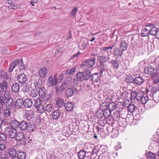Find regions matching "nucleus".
I'll use <instances>...</instances> for the list:
<instances>
[{
    "label": "nucleus",
    "mask_w": 159,
    "mask_h": 159,
    "mask_svg": "<svg viewBox=\"0 0 159 159\" xmlns=\"http://www.w3.org/2000/svg\"><path fill=\"white\" fill-rule=\"evenodd\" d=\"M114 53L116 56L117 57H121L123 54L122 50H120L118 48H116L114 49Z\"/></svg>",
    "instance_id": "nucleus-33"
},
{
    "label": "nucleus",
    "mask_w": 159,
    "mask_h": 159,
    "mask_svg": "<svg viewBox=\"0 0 159 159\" xmlns=\"http://www.w3.org/2000/svg\"><path fill=\"white\" fill-rule=\"evenodd\" d=\"M0 77L4 79L5 80H8L9 79V76L7 74L1 70H0Z\"/></svg>",
    "instance_id": "nucleus-42"
},
{
    "label": "nucleus",
    "mask_w": 159,
    "mask_h": 159,
    "mask_svg": "<svg viewBox=\"0 0 159 159\" xmlns=\"http://www.w3.org/2000/svg\"><path fill=\"white\" fill-rule=\"evenodd\" d=\"M25 115L27 119L29 120H31L32 119L33 116L30 114L27 113L25 114Z\"/></svg>",
    "instance_id": "nucleus-61"
},
{
    "label": "nucleus",
    "mask_w": 159,
    "mask_h": 159,
    "mask_svg": "<svg viewBox=\"0 0 159 159\" xmlns=\"http://www.w3.org/2000/svg\"><path fill=\"white\" fill-rule=\"evenodd\" d=\"M20 86L18 84L15 83L13 84L11 86V89L13 92L16 93L19 90Z\"/></svg>",
    "instance_id": "nucleus-31"
},
{
    "label": "nucleus",
    "mask_w": 159,
    "mask_h": 159,
    "mask_svg": "<svg viewBox=\"0 0 159 159\" xmlns=\"http://www.w3.org/2000/svg\"><path fill=\"white\" fill-rule=\"evenodd\" d=\"M101 74L98 73H96L91 75L92 80L94 82H97L100 80Z\"/></svg>",
    "instance_id": "nucleus-21"
},
{
    "label": "nucleus",
    "mask_w": 159,
    "mask_h": 159,
    "mask_svg": "<svg viewBox=\"0 0 159 159\" xmlns=\"http://www.w3.org/2000/svg\"><path fill=\"white\" fill-rule=\"evenodd\" d=\"M129 95V94L127 91H125L122 93V96L123 98H127Z\"/></svg>",
    "instance_id": "nucleus-58"
},
{
    "label": "nucleus",
    "mask_w": 159,
    "mask_h": 159,
    "mask_svg": "<svg viewBox=\"0 0 159 159\" xmlns=\"http://www.w3.org/2000/svg\"><path fill=\"white\" fill-rule=\"evenodd\" d=\"M45 110V108L43 106H41V107H39L37 109V112L39 113L42 114L43 113Z\"/></svg>",
    "instance_id": "nucleus-57"
},
{
    "label": "nucleus",
    "mask_w": 159,
    "mask_h": 159,
    "mask_svg": "<svg viewBox=\"0 0 159 159\" xmlns=\"http://www.w3.org/2000/svg\"><path fill=\"white\" fill-rule=\"evenodd\" d=\"M129 102L128 100H125L124 102V104L125 107H128V110L131 113L133 112L135 109V106L133 104H129V105H126L125 103H126V102Z\"/></svg>",
    "instance_id": "nucleus-25"
},
{
    "label": "nucleus",
    "mask_w": 159,
    "mask_h": 159,
    "mask_svg": "<svg viewBox=\"0 0 159 159\" xmlns=\"http://www.w3.org/2000/svg\"><path fill=\"white\" fill-rule=\"evenodd\" d=\"M38 93L39 91L37 89H33L31 92L30 96L33 98H35L37 96Z\"/></svg>",
    "instance_id": "nucleus-47"
},
{
    "label": "nucleus",
    "mask_w": 159,
    "mask_h": 159,
    "mask_svg": "<svg viewBox=\"0 0 159 159\" xmlns=\"http://www.w3.org/2000/svg\"><path fill=\"white\" fill-rule=\"evenodd\" d=\"M17 61H14L10 65V67L9 69V71L10 72H12L13 69L16 66V63Z\"/></svg>",
    "instance_id": "nucleus-46"
},
{
    "label": "nucleus",
    "mask_w": 159,
    "mask_h": 159,
    "mask_svg": "<svg viewBox=\"0 0 159 159\" xmlns=\"http://www.w3.org/2000/svg\"><path fill=\"white\" fill-rule=\"evenodd\" d=\"M48 73V70L45 67H43L40 68L39 71V76L42 78L45 77Z\"/></svg>",
    "instance_id": "nucleus-14"
},
{
    "label": "nucleus",
    "mask_w": 159,
    "mask_h": 159,
    "mask_svg": "<svg viewBox=\"0 0 159 159\" xmlns=\"http://www.w3.org/2000/svg\"><path fill=\"white\" fill-rule=\"evenodd\" d=\"M141 93H137L136 91H134L132 92L131 93V100H134L135 99H136L137 101H138V98L139 96H141Z\"/></svg>",
    "instance_id": "nucleus-23"
},
{
    "label": "nucleus",
    "mask_w": 159,
    "mask_h": 159,
    "mask_svg": "<svg viewBox=\"0 0 159 159\" xmlns=\"http://www.w3.org/2000/svg\"><path fill=\"white\" fill-rule=\"evenodd\" d=\"M47 83L48 85L50 87H52L55 85L57 83V80L56 79L53 78L52 75H50L47 81Z\"/></svg>",
    "instance_id": "nucleus-11"
},
{
    "label": "nucleus",
    "mask_w": 159,
    "mask_h": 159,
    "mask_svg": "<svg viewBox=\"0 0 159 159\" xmlns=\"http://www.w3.org/2000/svg\"><path fill=\"white\" fill-rule=\"evenodd\" d=\"M7 83L5 80H3L0 82V88L2 92H5L7 89Z\"/></svg>",
    "instance_id": "nucleus-17"
},
{
    "label": "nucleus",
    "mask_w": 159,
    "mask_h": 159,
    "mask_svg": "<svg viewBox=\"0 0 159 159\" xmlns=\"http://www.w3.org/2000/svg\"><path fill=\"white\" fill-rule=\"evenodd\" d=\"M7 152L8 156L12 157H16L17 153L16 150L13 148L8 149Z\"/></svg>",
    "instance_id": "nucleus-22"
},
{
    "label": "nucleus",
    "mask_w": 159,
    "mask_h": 159,
    "mask_svg": "<svg viewBox=\"0 0 159 159\" xmlns=\"http://www.w3.org/2000/svg\"><path fill=\"white\" fill-rule=\"evenodd\" d=\"M153 80V83L154 84H156L159 83V76L155 77Z\"/></svg>",
    "instance_id": "nucleus-60"
},
{
    "label": "nucleus",
    "mask_w": 159,
    "mask_h": 159,
    "mask_svg": "<svg viewBox=\"0 0 159 159\" xmlns=\"http://www.w3.org/2000/svg\"><path fill=\"white\" fill-rule=\"evenodd\" d=\"M146 155L148 159H155L156 157V155L151 152H148Z\"/></svg>",
    "instance_id": "nucleus-43"
},
{
    "label": "nucleus",
    "mask_w": 159,
    "mask_h": 159,
    "mask_svg": "<svg viewBox=\"0 0 159 159\" xmlns=\"http://www.w3.org/2000/svg\"><path fill=\"white\" fill-rule=\"evenodd\" d=\"M86 154L85 151L84 150H82L78 152V156L80 159H84L86 156Z\"/></svg>",
    "instance_id": "nucleus-35"
},
{
    "label": "nucleus",
    "mask_w": 159,
    "mask_h": 159,
    "mask_svg": "<svg viewBox=\"0 0 159 159\" xmlns=\"http://www.w3.org/2000/svg\"><path fill=\"white\" fill-rule=\"evenodd\" d=\"M16 140L20 142L22 140L21 143L23 144H25L27 139L25 138L24 134L22 132H19L18 133L17 132L16 134Z\"/></svg>",
    "instance_id": "nucleus-10"
},
{
    "label": "nucleus",
    "mask_w": 159,
    "mask_h": 159,
    "mask_svg": "<svg viewBox=\"0 0 159 159\" xmlns=\"http://www.w3.org/2000/svg\"><path fill=\"white\" fill-rule=\"evenodd\" d=\"M39 96L42 101L48 100L50 98V95L48 93L45 88L41 87L39 90Z\"/></svg>",
    "instance_id": "nucleus-3"
},
{
    "label": "nucleus",
    "mask_w": 159,
    "mask_h": 159,
    "mask_svg": "<svg viewBox=\"0 0 159 159\" xmlns=\"http://www.w3.org/2000/svg\"><path fill=\"white\" fill-rule=\"evenodd\" d=\"M90 76V71L88 69H85L83 72L79 71L78 73L77 78L78 81H83L89 80Z\"/></svg>",
    "instance_id": "nucleus-1"
},
{
    "label": "nucleus",
    "mask_w": 159,
    "mask_h": 159,
    "mask_svg": "<svg viewBox=\"0 0 159 159\" xmlns=\"http://www.w3.org/2000/svg\"><path fill=\"white\" fill-rule=\"evenodd\" d=\"M102 126L99 123L97 126H96V129H97V132H101L102 129Z\"/></svg>",
    "instance_id": "nucleus-62"
},
{
    "label": "nucleus",
    "mask_w": 159,
    "mask_h": 159,
    "mask_svg": "<svg viewBox=\"0 0 159 159\" xmlns=\"http://www.w3.org/2000/svg\"><path fill=\"white\" fill-rule=\"evenodd\" d=\"M19 129L22 131L27 130L29 133L32 132L35 129V126L30 125L28 122L25 120H22L20 122Z\"/></svg>",
    "instance_id": "nucleus-2"
},
{
    "label": "nucleus",
    "mask_w": 159,
    "mask_h": 159,
    "mask_svg": "<svg viewBox=\"0 0 159 159\" xmlns=\"http://www.w3.org/2000/svg\"><path fill=\"white\" fill-rule=\"evenodd\" d=\"M129 119L127 118L126 119H122V120H120L119 121V123L121 125V126L125 125L126 124V120H127Z\"/></svg>",
    "instance_id": "nucleus-56"
},
{
    "label": "nucleus",
    "mask_w": 159,
    "mask_h": 159,
    "mask_svg": "<svg viewBox=\"0 0 159 159\" xmlns=\"http://www.w3.org/2000/svg\"><path fill=\"white\" fill-rule=\"evenodd\" d=\"M60 114L61 112L58 109L53 112L52 115V117L53 119L56 120H58V118L60 117Z\"/></svg>",
    "instance_id": "nucleus-30"
},
{
    "label": "nucleus",
    "mask_w": 159,
    "mask_h": 159,
    "mask_svg": "<svg viewBox=\"0 0 159 159\" xmlns=\"http://www.w3.org/2000/svg\"><path fill=\"white\" fill-rule=\"evenodd\" d=\"M11 109H8L7 108L4 109L3 110V115L4 116L9 117L11 115Z\"/></svg>",
    "instance_id": "nucleus-40"
},
{
    "label": "nucleus",
    "mask_w": 159,
    "mask_h": 159,
    "mask_svg": "<svg viewBox=\"0 0 159 159\" xmlns=\"http://www.w3.org/2000/svg\"><path fill=\"white\" fill-rule=\"evenodd\" d=\"M32 100L30 98H26L23 101V106L25 108H30L32 106Z\"/></svg>",
    "instance_id": "nucleus-16"
},
{
    "label": "nucleus",
    "mask_w": 159,
    "mask_h": 159,
    "mask_svg": "<svg viewBox=\"0 0 159 159\" xmlns=\"http://www.w3.org/2000/svg\"><path fill=\"white\" fill-rule=\"evenodd\" d=\"M141 96H139L138 98V101H140L143 104H145L148 101V96H144L143 93H141Z\"/></svg>",
    "instance_id": "nucleus-20"
},
{
    "label": "nucleus",
    "mask_w": 159,
    "mask_h": 159,
    "mask_svg": "<svg viewBox=\"0 0 159 159\" xmlns=\"http://www.w3.org/2000/svg\"><path fill=\"white\" fill-rule=\"evenodd\" d=\"M101 112L102 113L103 112V111L101 110V111L99 110L98 111L96 112V116L98 118H103V115H101Z\"/></svg>",
    "instance_id": "nucleus-59"
},
{
    "label": "nucleus",
    "mask_w": 159,
    "mask_h": 159,
    "mask_svg": "<svg viewBox=\"0 0 159 159\" xmlns=\"http://www.w3.org/2000/svg\"><path fill=\"white\" fill-rule=\"evenodd\" d=\"M16 105L19 107H22L23 105V101L21 99H18L16 102Z\"/></svg>",
    "instance_id": "nucleus-50"
},
{
    "label": "nucleus",
    "mask_w": 159,
    "mask_h": 159,
    "mask_svg": "<svg viewBox=\"0 0 159 159\" xmlns=\"http://www.w3.org/2000/svg\"><path fill=\"white\" fill-rule=\"evenodd\" d=\"M107 61H99L98 64V67L100 69V72L101 75H102L103 73L106 70L107 67L106 63Z\"/></svg>",
    "instance_id": "nucleus-9"
},
{
    "label": "nucleus",
    "mask_w": 159,
    "mask_h": 159,
    "mask_svg": "<svg viewBox=\"0 0 159 159\" xmlns=\"http://www.w3.org/2000/svg\"><path fill=\"white\" fill-rule=\"evenodd\" d=\"M87 40L86 39H82L79 44V47L81 50H84L87 46Z\"/></svg>",
    "instance_id": "nucleus-28"
},
{
    "label": "nucleus",
    "mask_w": 159,
    "mask_h": 159,
    "mask_svg": "<svg viewBox=\"0 0 159 159\" xmlns=\"http://www.w3.org/2000/svg\"><path fill=\"white\" fill-rule=\"evenodd\" d=\"M77 8L76 7H75L71 11L70 13V16H71L72 18L75 17L77 12Z\"/></svg>",
    "instance_id": "nucleus-48"
},
{
    "label": "nucleus",
    "mask_w": 159,
    "mask_h": 159,
    "mask_svg": "<svg viewBox=\"0 0 159 159\" xmlns=\"http://www.w3.org/2000/svg\"><path fill=\"white\" fill-rule=\"evenodd\" d=\"M111 63L112 67L114 68L118 69L119 67V64L118 61L116 60H112L111 61Z\"/></svg>",
    "instance_id": "nucleus-37"
},
{
    "label": "nucleus",
    "mask_w": 159,
    "mask_h": 159,
    "mask_svg": "<svg viewBox=\"0 0 159 159\" xmlns=\"http://www.w3.org/2000/svg\"><path fill=\"white\" fill-rule=\"evenodd\" d=\"M35 101L34 104L33 105V106L35 107L37 106H38L39 104L41 103V99L40 98H37L35 99L34 100Z\"/></svg>",
    "instance_id": "nucleus-55"
},
{
    "label": "nucleus",
    "mask_w": 159,
    "mask_h": 159,
    "mask_svg": "<svg viewBox=\"0 0 159 159\" xmlns=\"http://www.w3.org/2000/svg\"><path fill=\"white\" fill-rule=\"evenodd\" d=\"M153 43L154 46L158 48H159V41H153Z\"/></svg>",
    "instance_id": "nucleus-63"
},
{
    "label": "nucleus",
    "mask_w": 159,
    "mask_h": 159,
    "mask_svg": "<svg viewBox=\"0 0 159 159\" xmlns=\"http://www.w3.org/2000/svg\"><path fill=\"white\" fill-rule=\"evenodd\" d=\"M133 82L137 85H140L143 83L144 80L141 77L138 76L133 79Z\"/></svg>",
    "instance_id": "nucleus-19"
},
{
    "label": "nucleus",
    "mask_w": 159,
    "mask_h": 159,
    "mask_svg": "<svg viewBox=\"0 0 159 159\" xmlns=\"http://www.w3.org/2000/svg\"><path fill=\"white\" fill-rule=\"evenodd\" d=\"M128 47V44L125 40H122L120 42L119 45V48L120 50L124 51L127 49Z\"/></svg>",
    "instance_id": "nucleus-24"
},
{
    "label": "nucleus",
    "mask_w": 159,
    "mask_h": 159,
    "mask_svg": "<svg viewBox=\"0 0 159 159\" xmlns=\"http://www.w3.org/2000/svg\"><path fill=\"white\" fill-rule=\"evenodd\" d=\"M15 61H17V62H16V66L17 65H18V66L20 70L25 69L26 67L23 64L22 58H21L20 60L17 59H15Z\"/></svg>",
    "instance_id": "nucleus-18"
},
{
    "label": "nucleus",
    "mask_w": 159,
    "mask_h": 159,
    "mask_svg": "<svg viewBox=\"0 0 159 159\" xmlns=\"http://www.w3.org/2000/svg\"><path fill=\"white\" fill-rule=\"evenodd\" d=\"M110 132L111 133V137L113 138L116 137L119 134L118 130L117 129H113Z\"/></svg>",
    "instance_id": "nucleus-45"
},
{
    "label": "nucleus",
    "mask_w": 159,
    "mask_h": 159,
    "mask_svg": "<svg viewBox=\"0 0 159 159\" xmlns=\"http://www.w3.org/2000/svg\"><path fill=\"white\" fill-rule=\"evenodd\" d=\"M71 80V78L70 77H68L66 78L63 82L61 84L59 87V90L62 91L69 85Z\"/></svg>",
    "instance_id": "nucleus-8"
},
{
    "label": "nucleus",
    "mask_w": 159,
    "mask_h": 159,
    "mask_svg": "<svg viewBox=\"0 0 159 159\" xmlns=\"http://www.w3.org/2000/svg\"><path fill=\"white\" fill-rule=\"evenodd\" d=\"M66 111H72L74 108V105L70 102H68L65 105Z\"/></svg>",
    "instance_id": "nucleus-29"
},
{
    "label": "nucleus",
    "mask_w": 159,
    "mask_h": 159,
    "mask_svg": "<svg viewBox=\"0 0 159 159\" xmlns=\"http://www.w3.org/2000/svg\"><path fill=\"white\" fill-rule=\"evenodd\" d=\"M98 58L99 61H107L108 60L109 58H107L106 56L102 55L98 57Z\"/></svg>",
    "instance_id": "nucleus-51"
},
{
    "label": "nucleus",
    "mask_w": 159,
    "mask_h": 159,
    "mask_svg": "<svg viewBox=\"0 0 159 159\" xmlns=\"http://www.w3.org/2000/svg\"><path fill=\"white\" fill-rule=\"evenodd\" d=\"M159 90L158 87L156 86H153L151 89V93H155Z\"/></svg>",
    "instance_id": "nucleus-54"
},
{
    "label": "nucleus",
    "mask_w": 159,
    "mask_h": 159,
    "mask_svg": "<svg viewBox=\"0 0 159 159\" xmlns=\"http://www.w3.org/2000/svg\"><path fill=\"white\" fill-rule=\"evenodd\" d=\"M7 138L6 136L4 133L0 132V140L4 141L6 140Z\"/></svg>",
    "instance_id": "nucleus-52"
},
{
    "label": "nucleus",
    "mask_w": 159,
    "mask_h": 159,
    "mask_svg": "<svg viewBox=\"0 0 159 159\" xmlns=\"http://www.w3.org/2000/svg\"><path fill=\"white\" fill-rule=\"evenodd\" d=\"M6 101L3 97H0V104L2 106H5L6 105Z\"/></svg>",
    "instance_id": "nucleus-53"
},
{
    "label": "nucleus",
    "mask_w": 159,
    "mask_h": 159,
    "mask_svg": "<svg viewBox=\"0 0 159 159\" xmlns=\"http://www.w3.org/2000/svg\"><path fill=\"white\" fill-rule=\"evenodd\" d=\"M44 107H45V111H47L48 113L51 112L53 109V107L52 105L50 103L46 105Z\"/></svg>",
    "instance_id": "nucleus-41"
},
{
    "label": "nucleus",
    "mask_w": 159,
    "mask_h": 159,
    "mask_svg": "<svg viewBox=\"0 0 159 159\" xmlns=\"http://www.w3.org/2000/svg\"><path fill=\"white\" fill-rule=\"evenodd\" d=\"M42 84V80L40 78H38L35 80L34 84L36 89H39Z\"/></svg>",
    "instance_id": "nucleus-32"
},
{
    "label": "nucleus",
    "mask_w": 159,
    "mask_h": 159,
    "mask_svg": "<svg viewBox=\"0 0 159 159\" xmlns=\"http://www.w3.org/2000/svg\"><path fill=\"white\" fill-rule=\"evenodd\" d=\"M64 104V101L60 98H58L57 100L56 106L59 108L62 107Z\"/></svg>",
    "instance_id": "nucleus-36"
},
{
    "label": "nucleus",
    "mask_w": 159,
    "mask_h": 159,
    "mask_svg": "<svg viewBox=\"0 0 159 159\" xmlns=\"http://www.w3.org/2000/svg\"><path fill=\"white\" fill-rule=\"evenodd\" d=\"M6 148V146L5 144L2 143L0 144V150L3 151Z\"/></svg>",
    "instance_id": "nucleus-64"
},
{
    "label": "nucleus",
    "mask_w": 159,
    "mask_h": 159,
    "mask_svg": "<svg viewBox=\"0 0 159 159\" xmlns=\"http://www.w3.org/2000/svg\"><path fill=\"white\" fill-rule=\"evenodd\" d=\"M108 109L111 111H114L116 108V105L115 102H111L108 103Z\"/></svg>",
    "instance_id": "nucleus-44"
},
{
    "label": "nucleus",
    "mask_w": 159,
    "mask_h": 159,
    "mask_svg": "<svg viewBox=\"0 0 159 159\" xmlns=\"http://www.w3.org/2000/svg\"><path fill=\"white\" fill-rule=\"evenodd\" d=\"M149 29L144 28L141 30V35L142 37H146L148 36L150 34Z\"/></svg>",
    "instance_id": "nucleus-26"
},
{
    "label": "nucleus",
    "mask_w": 159,
    "mask_h": 159,
    "mask_svg": "<svg viewBox=\"0 0 159 159\" xmlns=\"http://www.w3.org/2000/svg\"><path fill=\"white\" fill-rule=\"evenodd\" d=\"M27 79V77L24 74H21L17 77V80L20 83L24 84L25 83Z\"/></svg>",
    "instance_id": "nucleus-12"
},
{
    "label": "nucleus",
    "mask_w": 159,
    "mask_h": 159,
    "mask_svg": "<svg viewBox=\"0 0 159 159\" xmlns=\"http://www.w3.org/2000/svg\"><path fill=\"white\" fill-rule=\"evenodd\" d=\"M144 73L148 75H152L151 77L154 78L157 76L158 74L156 73H154V69L152 67H145L144 70Z\"/></svg>",
    "instance_id": "nucleus-7"
},
{
    "label": "nucleus",
    "mask_w": 159,
    "mask_h": 159,
    "mask_svg": "<svg viewBox=\"0 0 159 159\" xmlns=\"http://www.w3.org/2000/svg\"><path fill=\"white\" fill-rule=\"evenodd\" d=\"M111 111L109 109H107L103 111V112H101V115H103V117L105 118H107L110 116L111 114Z\"/></svg>",
    "instance_id": "nucleus-38"
},
{
    "label": "nucleus",
    "mask_w": 159,
    "mask_h": 159,
    "mask_svg": "<svg viewBox=\"0 0 159 159\" xmlns=\"http://www.w3.org/2000/svg\"><path fill=\"white\" fill-rule=\"evenodd\" d=\"M17 157L20 159H25V154L24 152L22 151L19 150L17 153Z\"/></svg>",
    "instance_id": "nucleus-34"
},
{
    "label": "nucleus",
    "mask_w": 159,
    "mask_h": 159,
    "mask_svg": "<svg viewBox=\"0 0 159 159\" xmlns=\"http://www.w3.org/2000/svg\"><path fill=\"white\" fill-rule=\"evenodd\" d=\"M6 108L8 109H11L14 107L13 100L11 98H9L6 103Z\"/></svg>",
    "instance_id": "nucleus-15"
},
{
    "label": "nucleus",
    "mask_w": 159,
    "mask_h": 159,
    "mask_svg": "<svg viewBox=\"0 0 159 159\" xmlns=\"http://www.w3.org/2000/svg\"><path fill=\"white\" fill-rule=\"evenodd\" d=\"M75 90V89L74 88H67L65 91L66 96L67 98L72 96Z\"/></svg>",
    "instance_id": "nucleus-13"
},
{
    "label": "nucleus",
    "mask_w": 159,
    "mask_h": 159,
    "mask_svg": "<svg viewBox=\"0 0 159 159\" xmlns=\"http://www.w3.org/2000/svg\"><path fill=\"white\" fill-rule=\"evenodd\" d=\"M17 132L16 129L11 127H7L5 129V133L12 139L16 138Z\"/></svg>",
    "instance_id": "nucleus-4"
},
{
    "label": "nucleus",
    "mask_w": 159,
    "mask_h": 159,
    "mask_svg": "<svg viewBox=\"0 0 159 159\" xmlns=\"http://www.w3.org/2000/svg\"><path fill=\"white\" fill-rule=\"evenodd\" d=\"M30 87L29 85L27 84H25L23 85L22 88V91L24 92L25 93H28L30 90Z\"/></svg>",
    "instance_id": "nucleus-49"
},
{
    "label": "nucleus",
    "mask_w": 159,
    "mask_h": 159,
    "mask_svg": "<svg viewBox=\"0 0 159 159\" xmlns=\"http://www.w3.org/2000/svg\"><path fill=\"white\" fill-rule=\"evenodd\" d=\"M11 126L9 127H11L13 128H19L20 122H19L16 120H13L11 122Z\"/></svg>",
    "instance_id": "nucleus-27"
},
{
    "label": "nucleus",
    "mask_w": 159,
    "mask_h": 159,
    "mask_svg": "<svg viewBox=\"0 0 159 159\" xmlns=\"http://www.w3.org/2000/svg\"><path fill=\"white\" fill-rule=\"evenodd\" d=\"M96 59L94 57L92 58L91 60L88 59L84 61L80 65V67L83 68L87 65V68L89 69L92 68L95 63Z\"/></svg>",
    "instance_id": "nucleus-5"
},
{
    "label": "nucleus",
    "mask_w": 159,
    "mask_h": 159,
    "mask_svg": "<svg viewBox=\"0 0 159 159\" xmlns=\"http://www.w3.org/2000/svg\"><path fill=\"white\" fill-rule=\"evenodd\" d=\"M100 109L102 111H104L108 109V103L103 102L100 105Z\"/></svg>",
    "instance_id": "nucleus-39"
},
{
    "label": "nucleus",
    "mask_w": 159,
    "mask_h": 159,
    "mask_svg": "<svg viewBox=\"0 0 159 159\" xmlns=\"http://www.w3.org/2000/svg\"><path fill=\"white\" fill-rule=\"evenodd\" d=\"M145 26L149 29L150 34L154 36L158 30L157 27L151 23L146 24Z\"/></svg>",
    "instance_id": "nucleus-6"
}]
</instances>
